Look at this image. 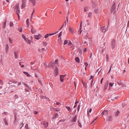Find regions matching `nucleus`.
I'll return each mask as SVG.
<instances>
[{
    "mask_svg": "<svg viewBox=\"0 0 129 129\" xmlns=\"http://www.w3.org/2000/svg\"><path fill=\"white\" fill-rule=\"evenodd\" d=\"M117 9L116 8L115 2H114V4L111 8V12L112 13L114 14L117 11Z\"/></svg>",
    "mask_w": 129,
    "mask_h": 129,
    "instance_id": "nucleus-1",
    "label": "nucleus"
},
{
    "mask_svg": "<svg viewBox=\"0 0 129 129\" xmlns=\"http://www.w3.org/2000/svg\"><path fill=\"white\" fill-rule=\"evenodd\" d=\"M14 10L17 14H19L20 10L19 9V4H17L15 5Z\"/></svg>",
    "mask_w": 129,
    "mask_h": 129,
    "instance_id": "nucleus-2",
    "label": "nucleus"
},
{
    "mask_svg": "<svg viewBox=\"0 0 129 129\" xmlns=\"http://www.w3.org/2000/svg\"><path fill=\"white\" fill-rule=\"evenodd\" d=\"M82 52L81 50L79 49H78L77 50H75L73 54L74 55H81L82 54Z\"/></svg>",
    "mask_w": 129,
    "mask_h": 129,
    "instance_id": "nucleus-3",
    "label": "nucleus"
},
{
    "mask_svg": "<svg viewBox=\"0 0 129 129\" xmlns=\"http://www.w3.org/2000/svg\"><path fill=\"white\" fill-rule=\"evenodd\" d=\"M111 46L112 49H114L116 46V43L115 40L113 39L111 43Z\"/></svg>",
    "mask_w": 129,
    "mask_h": 129,
    "instance_id": "nucleus-4",
    "label": "nucleus"
},
{
    "mask_svg": "<svg viewBox=\"0 0 129 129\" xmlns=\"http://www.w3.org/2000/svg\"><path fill=\"white\" fill-rule=\"evenodd\" d=\"M66 76L65 75H60V81H63V80H68V78H66Z\"/></svg>",
    "mask_w": 129,
    "mask_h": 129,
    "instance_id": "nucleus-5",
    "label": "nucleus"
},
{
    "mask_svg": "<svg viewBox=\"0 0 129 129\" xmlns=\"http://www.w3.org/2000/svg\"><path fill=\"white\" fill-rule=\"evenodd\" d=\"M113 118L112 116H107L106 118V120L107 121H112Z\"/></svg>",
    "mask_w": 129,
    "mask_h": 129,
    "instance_id": "nucleus-6",
    "label": "nucleus"
},
{
    "mask_svg": "<svg viewBox=\"0 0 129 129\" xmlns=\"http://www.w3.org/2000/svg\"><path fill=\"white\" fill-rule=\"evenodd\" d=\"M108 111L107 110H104L102 113V115H105L107 116L108 115Z\"/></svg>",
    "mask_w": 129,
    "mask_h": 129,
    "instance_id": "nucleus-7",
    "label": "nucleus"
},
{
    "mask_svg": "<svg viewBox=\"0 0 129 129\" xmlns=\"http://www.w3.org/2000/svg\"><path fill=\"white\" fill-rule=\"evenodd\" d=\"M42 37V35L40 34H39L38 35H35L34 36L35 38L37 40H39Z\"/></svg>",
    "mask_w": 129,
    "mask_h": 129,
    "instance_id": "nucleus-8",
    "label": "nucleus"
},
{
    "mask_svg": "<svg viewBox=\"0 0 129 129\" xmlns=\"http://www.w3.org/2000/svg\"><path fill=\"white\" fill-rule=\"evenodd\" d=\"M101 29L102 31L105 32L108 29L107 28H106L105 26H103L102 27H101Z\"/></svg>",
    "mask_w": 129,
    "mask_h": 129,
    "instance_id": "nucleus-9",
    "label": "nucleus"
},
{
    "mask_svg": "<svg viewBox=\"0 0 129 129\" xmlns=\"http://www.w3.org/2000/svg\"><path fill=\"white\" fill-rule=\"evenodd\" d=\"M69 30L70 31V33H71L72 34H74V30L73 28L71 27L70 26H69Z\"/></svg>",
    "mask_w": 129,
    "mask_h": 129,
    "instance_id": "nucleus-10",
    "label": "nucleus"
},
{
    "mask_svg": "<svg viewBox=\"0 0 129 129\" xmlns=\"http://www.w3.org/2000/svg\"><path fill=\"white\" fill-rule=\"evenodd\" d=\"M77 119V116L76 115L75 117L72 119L71 121L73 122H75L76 121Z\"/></svg>",
    "mask_w": 129,
    "mask_h": 129,
    "instance_id": "nucleus-11",
    "label": "nucleus"
},
{
    "mask_svg": "<svg viewBox=\"0 0 129 129\" xmlns=\"http://www.w3.org/2000/svg\"><path fill=\"white\" fill-rule=\"evenodd\" d=\"M58 70L57 68H56L55 71L54 75L55 76H57L58 74Z\"/></svg>",
    "mask_w": 129,
    "mask_h": 129,
    "instance_id": "nucleus-12",
    "label": "nucleus"
},
{
    "mask_svg": "<svg viewBox=\"0 0 129 129\" xmlns=\"http://www.w3.org/2000/svg\"><path fill=\"white\" fill-rule=\"evenodd\" d=\"M43 125L46 128L47 127L48 125V123L47 122H44Z\"/></svg>",
    "mask_w": 129,
    "mask_h": 129,
    "instance_id": "nucleus-13",
    "label": "nucleus"
},
{
    "mask_svg": "<svg viewBox=\"0 0 129 129\" xmlns=\"http://www.w3.org/2000/svg\"><path fill=\"white\" fill-rule=\"evenodd\" d=\"M58 115H59L57 113H56L54 116L52 117V119H54L56 118L58 116Z\"/></svg>",
    "mask_w": 129,
    "mask_h": 129,
    "instance_id": "nucleus-14",
    "label": "nucleus"
},
{
    "mask_svg": "<svg viewBox=\"0 0 129 129\" xmlns=\"http://www.w3.org/2000/svg\"><path fill=\"white\" fill-rule=\"evenodd\" d=\"M9 46L8 44H7L6 46L5 51L6 53H7L9 50Z\"/></svg>",
    "mask_w": 129,
    "mask_h": 129,
    "instance_id": "nucleus-15",
    "label": "nucleus"
},
{
    "mask_svg": "<svg viewBox=\"0 0 129 129\" xmlns=\"http://www.w3.org/2000/svg\"><path fill=\"white\" fill-rule=\"evenodd\" d=\"M120 113V112L119 110H117V111L115 112H114V116H117L118 115L119 113Z\"/></svg>",
    "mask_w": 129,
    "mask_h": 129,
    "instance_id": "nucleus-16",
    "label": "nucleus"
},
{
    "mask_svg": "<svg viewBox=\"0 0 129 129\" xmlns=\"http://www.w3.org/2000/svg\"><path fill=\"white\" fill-rule=\"evenodd\" d=\"M5 125L6 126L8 125V123L7 122V120L6 118H4L3 119Z\"/></svg>",
    "mask_w": 129,
    "mask_h": 129,
    "instance_id": "nucleus-17",
    "label": "nucleus"
},
{
    "mask_svg": "<svg viewBox=\"0 0 129 129\" xmlns=\"http://www.w3.org/2000/svg\"><path fill=\"white\" fill-rule=\"evenodd\" d=\"M25 1H23L21 6L22 8H23L25 6Z\"/></svg>",
    "mask_w": 129,
    "mask_h": 129,
    "instance_id": "nucleus-18",
    "label": "nucleus"
},
{
    "mask_svg": "<svg viewBox=\"0 0 129 129\" xmlns=\"http://www.w3.org/2000/svg\"><path fill=\"white\" fill-rule=\"evenodd\" d=\"M29 1L31 2L33 4V6H35L36 3V0H29Z\"/></svg>",
    "mask_w": 129,
    "mask_h": 129,
    "instance_id": "nucleus-19",
    "label": "nucleus"
},
{
    "mask_svg": "<svg viewBox=\"0 0 129 129\" xmlns=\"http://www.w3.org/2000/svg\"><path fill=\"white\" fill-rule=\"evenodd\" d=\"M25 87H26V88L25 89V90L26 91H28L29 89L28 85L26 84H25Z\"/></svg>",
    "mask_w": 129,
    "mask_h": 129,
    "instance_id": "nucleus-20",
    "label": "nucleus"
},
{
    "mask_svg": "<svg viewBox=\"0 0 129 129\" xmlns=\"http://www.w3.org/2000/svg\"><path fill=\"white\" fill-rule=\"evenodd\" d=\"M25 40L27 42V43L29 44H30L31 41L30 40H29V39L27 38H26Z\"/></svg>",
    "mask_w": 129,
    "mask_h": 129,
    "instance_id": "nucleus-21",
    "label": "nucleus"
},
{
    "mask_svg": "<svg viewBox=\"0 0 129 129\" xmlns=\"http://www.w3.org/2000/svg\"><path fill=\"white\" fill-rule=\"evenodd\" d=\"M65 107L68 110V111H69V112L71 111L72 110L70 107L68 106H66Z\"/></svg>",
    "mask_w": 129,
    "mask_h": 129,
    "instance_id": "nucleus-22",
    "label": "nucleus"
},
{
    "mask_svg": "<svg viewBox=\"0 0 129 129\" xmlns=\"http://www.w3.org/2000/svg\"><path fill=\"white\" fill-rule=\"evenodd\" d=\"M53 63L52 62H50V63H49L48 67H52L53 66Z\"/></svg>",
    "mask_w": 129,
    "mask_h": 129,
    "instance_id": "nucleus-23",
    "label": "nucleus"
},
{
    "mask_svg": "<svg viewBox=\"0 0 129 129\" xmlns=\"http://www.w3.org/2000/svg\"><path fill=\"white\" fill-rule=\"evenodd\" d=\"M26 24L27 25V26L28 27H29V19H27L26 21Z\"/></svg>",
    "mask_w": 129,
    "mask_h": 129,
    "instance_id": "nucleus-24",
    "label": "nucleus"
},
{
    "mask_svg": "<svg viewBox=\"0 0 129 129\" xmlns=\"http://www.w3.org/2000/svg\"><path fill=\"white\" fill-rule=\"evenodd\" d=\"M76 61L78 63L80 62V60L79 58L78 57H76L75 58Z\"/></svg>",
    "mask_w": 129,
    "mask_h": 129,
    "instance_id": "nucleus-25",
    "label": "nucleus"
},
{
    "mask_svg": "<svg viewBox=\"0 0 129 129\" xmlns=\"http://www.w3.org/2000/svg\"><path fill=\"white\" fill-rule=\"evenodd\" d=\"M92 14V13L91 12H89L88 13V17L89 18H90L91 17Z\"/></svg>",
    "mask_w": 129,
    "mask_h": 129,
    "instance_id": "nucleus-26",
    "label": "nucleus"
},
{
    "mask_svg": "<svg viewBox=\"0 0 129 129\" xmlns=\"http://www.w3.org/2000/svg\"><path fill=\"white\" fill-rule=\"evenodd\" d=\"M23 73L25 74L27 77H30V76L29 75V74L27 72H23Z\"/></svg>",
    "mask_w": 129,
    "mask_h": 129,
    "instance_id": "nucleus-27",
    "label": "nucleus"
},
{
    "mask_svg": "<svg viewBox=\"0 0 129 129\" xmlns=\"http://www.w3.org/2000/svg\"><path fill=\"white\" fill-rule=\"evenodd\" d=\"M14 56L15 58H18V57L17 55V53L16 52H14Z\"/></svg>",
    "mask_w": 129,
    "mask_h": 129,
    "instance_id": "nucleus-28",
    "label": "nucleus"
},
{
    "mask_svg": "<svg viewBox=\"0 0 129 129\" xmlns=\"http://www.w3.org/2000/svg\"><path fill=\"white\" fill-rule=\"evenodd\" d=\"M94 11L96 13H99V10L98 9H95L94 10Z\"/></svg>",
    "mask_w": 129,
    "mask_h": 129,
    "instance_id": "nucleus-29",
    "label": "nucleus"
},
{
    "mask_svg": "<svg viewBox=\"0 0 129 129\" xmlns=\"http://www.w3.org/2000/svg\"><path fill=\"white\" fill-rule=\"evenodd\" d=\"M21 84V83L20 82H19V83L17 85H14L13 84L12 85H11L12 86L13 85V86H15V87H17V86H18V85H20Z\"/></svg>",
    "mask_w": 129,
    "mask_h": 129,
    "instance_id": "nucleus-30",
    "label": "nucleus"
},
{
    "mask_svg": "<svg viewBox=\"0 0 129 129\" xmlns=\"http://www.w3.org/2000/svg\"><path fill=\"white\" fill-rule=\"evenodd\" d=\"M88 9V8L87 7H85L84 8V11L85 12H87Z\"/></svg>",
    "mask_w": 129,
    "mask_h": 129,
    "instance_id": "nucleus-31",
    "label": "nucleus"
},
{
    "mask_svg": "<svg viewBox=\"0 0 129 129\" xmlns=\"http://www.w3.org/2000/svg\"><path fill=\"white\" fill-rule=\"evenodd\" d=\"M31 32L32 34H35V30H33V27L32 28L31 30Z\"/></svg>",
    "mask_w": 129,
    "mask_h": 129,
    "instance_id": "nucleus-32",
    "label": "nucleus"
},
{
    "mask_svg": "<svg viewBox=\"0 0 129 129\" xmlns=\"http://www.w3.org/2000/svg\"><path fill=\"white\" fill-rule=\"evenodd\" d=\"M108 83H107L106 84H105V85L104 87V90H105L106 88H107V87L108 86Z\"/></svg>",
    "mask_w": 129,
    "mask_h": 129,
    "instance_id": "nucleus-33",
    "label": "nucleus"
},
{
    "mask_svg": "<svg viewBox=\"0 0 129 129\" xmlns=\"http://www.w3.org/2000/svg\"><path fill=\"white\" fill-rule=\"evenodd\" d=\"M68 43V40H65L64 41L63 44L65 45L66 44Z\"/></svg>",
    "mask_w": 129,
    "mask_h": 129,
    "instance_id": "nucleus-34",
    "label": "nucleus"
},
{
    "mask_svg": "<svg viewBox=\"0 0 129 129\" xmlns=\"http://www.w3.org/2000/svg\"><path fill=\"white\" fill-rule=\"evenodd\" d=\"M78 125H79V126L81 128L82 127V125H81V123L79 122V120H78Z\"/></svg>",
    "mask_w": 129,
    "mask_h": 129,
    "instance_id": "nucleus-35",
    "label": "nucleus"
},
{
    "mask_svg": "<svg viewBox=\"0 0 129 129\" xmlns=\"http://www.w3.org/2000/svg\"><path fill=\"white\" fill-rule=\"evenodd\" d=\"M49 36V34H47L46 35L44 36V38L45 39H46Z\"/></svg>",
    "mask_w": 129,
    "mask_h": 129,
    "instance_id": "nucleus-36",
    "label": "nucleus"
},
{
    "mask_svg": "<svg viewBox=\"0 0 129 129\" xmlns=\"http://www.w3.org/2000/svg\"><path fill=\"white\" fill-rule=\"evenodd\" d=\"M82 22H81L80 25V30H81V29L82 28Z\"/></svg>",
    "mask_w": 129,
    "mask_h": 129,
    "instance_id": "nucleus-37",
    "label": "nucleus"
},
{
    "mask_svg": "<svg viewBox=\"0 0 129 129\" xmlns=\"http://www.w3.org/2000/svg\"><path fill=\"white\" fill-rule=\"evenodd\" d=\"M54 110L55 111L57 112H58L60 111V109L57 108H55L54 109Z\"/></svg>",
    "mask_w": 129,
    "mask_h": 129,
    "instance_id": "nucleus-38",
    "label": "nucleus"
},
{
    "mask_svg": "<svg viewBox=\"0 0 129 129\" xmlns=\"http://www.w3.org/2000/svg\"><path fill=\"white\" fill-rule=\"evenodd\" d=\"M25 128H27L28 129V125L27 124H26L25 126Z\"/></svg>",
    "mask_w": 129,
    "mask_h": 129,
    "instance_id": "nucleus-39",
    "label": "nucleus"
},
{
    "mask_svg": "<svg viewBox=\"0 0 129 129\" xmlns=\"http://www.w3.org/2000/svg\"><path fill=\"white\" fill-rule=\"evenodd\" d=\"M10 26L11 27H12L13 26V22H11L10 23Z\"/></svg>",
    "mask_w": 129,
    "mask_h": 129,
    "instance_id": "nucleus-40",
    "label": "nucleus"
},
{
    "mask_svg": "<svg viewBox=\"0 0 129 129\" xmlns=\"http://www.w3.org/2000/svg\"><path fill=\"white\" fill-rule=\"evenodd\" d=\"M47 45V43L46 42H44L43 43V45L44 46H46Z\"/></svg>",
    "mask_w": 129,
    "mask_h": 129,
    "instance_id": "nucleus-41",
    "label": "nucleus"
},
{
    "mask_svg": "<svg viewBox=\"0 0 129 129\" xmlns=\"http://www.w3.org/2000/svg\"><path fill=\"white\" fill-rule=\"evenodd\" d=\"M22 38L24 39L25 40L27 38L25 37L23 35H22Z\"/></svg>",
    "mask_w": 129,
    "mask_h": 129,
    "instance_id": "nucleus-42",
    "label": "nucleus"
},
{
    "mask_svg": "<svg viewBox=\"0 0 129 129\" xmlns=\"http://www.w3.org/2000/svg\"><path fill=\"white\" fill-rule=\"evenodd\" d=\"M9 40L10 43H13V41L11 38H9Z\"/></svg>",
    "mask_w": 129,
    "mask_h": 129,
    "instance_id": "nucleus-43",
    "label": "nucleus"
},
{
    "mask_svg": "<svg viewBox=\"0 0 129 129\" xmlns=\"http://www.w3.org/2000/svg\"><path fill=\"white\" fill-rule=\"evenodd\" d=\"M62 33V32L61 31L60 33L58 35V37H60L61 36Z\"/></svg>",
    "mask_w": 129,
    "mask_h": 129,
    "instance_id": "nucleus-44",
    "label": "nucleus"
},
{
    "mask_svg": "<svg viewBox=\"0 0 129 129\" xmlns=\"http://www.w3.org/2000/svg\"><path fill=\"white\" fill-rule=\"evenodd\" d=\"M72 44V43L71 42V41H69V42H68V45H70Z\"/></svg>",
    "mask_w": 129,
    "mask_h": 129,
    "instance_id": "nucleus-45",
    "label": "nucleus"
},
{
    "mask_svg": "<svg viewBox=\"0 0 129 129\" xmlns=\"http://www.w3.org/2000/svg\"><path fill=\"white\" fill-rule=\"evenodd\" d=\"M97 119V118H96L95 119H94L92 121V122L90 124H92L96 120V119Z\"/></svg>",
    "mask_w": 129,
    "mask_h": 129,
    "instance_id": "nucleus-46",
    "label": "nucleus"
},
{
    "mask_svg": "<svg viewBox=\"0 0 129 129\" xmlns=\"http://www.w3.org/2000/svg\"><path fill=\"white\" fill-rule=\"evenodd\" d=\"M6 20L5 22L4 23L3 27L4 28H5V27L6 23Z\"/></svg>",
    "mask_w": 129,
    "mask_h": 129,
    "instance_id": "nucleus-47",
    "label": "nucleus"
},
{
    "mask_svg": "<svg viewBox=\"0 0 129 129\" xmlns=\"http://www.w3.org/2000/svg\"><path fill=\"white\" fill-rule=\"evenodd\" d=\"M18 30L20 31V32H21L22 31V29L21 28H19L18 29Z\"/></svg>",
    "mask_w": 129,
    "mask_h": 129,
    "instance_id": "nucleus-48",
    "label": "nucleus"
},
{
    "mask_svg": "<svg viewBox=\"0 0 129 129\" xmlns=\"http://www.w3.org/2000/svg\"><path fill=\"white\" fill-rule=\"evenodd\" d=\"M83 82H82V83L83 84V85L85 86V87H86V83H85V81H83Z\"/></svg>",
    "mask_w": 129,
    "mask_h": 129,
    "instance_id": "nucleus-49",
    "label": "nucleus"
},
{
    "mask_svg": "<svg viewBox=\"0 0 129 129\" xmlns=\"http://www.w3.org/2000/svg\"><path fill=\"white\" fill-rule=\"evenodd\" d=\"M118 84L120 85H122V83L121 82V81H119L118 82Z\"/></svg>",
    "mask_w": 129,
    "mask_h": 129,
    "instance_id": "nucleus-50",
    "label": "nucleus"
},
{
    "mask_svg": "<svg viewBox=\"0 0 129 129\" xmlns=\"http://www.w3.org/2000/svg\"><path fill=\"white\" fill-rule=\"evenodd\" d=\"M16 115H15V121L14 122V123L15 124V121H16Z\"/></svg>",
    "mask_w": 129,
    "mask_h": 129,
    "instance_id": "nucleus-51",
    "label": "nucleus"
},
{
    "mask_svg": "<svg viewBox=\"0 0 129 129\" xmlns=\"http://www.w3.org/2000/svg\"><path fill=\"white\" fill-rule=\"evenodd\" d=\"M80 108V105H79L78 106V108H77V110H78V112L79 111Z\"/></svg>",
    "mask_w": 129,
    "mask_h": 129,
    "instance_id": "nucleus-52",
    "label": "nucleus"
},
{
    "mask_svg": "<svg viewBox=\"0 0 129 129\" xmlns=\"http://www.w3.org/2000/svg\"><path fill=\"white\" fill-rule=\"evenodd\" d=\"M58 61L57 60H55L54 63L57 64H58Z\"/></svg>",
    "mask_w": 129,
    "mask_h": 129,
    "instance_id": "nucleus-53",
    "label": "nucleus"
},
{
    "mask_svg": "<svg viewBox=\"0 0 129 129\" xmlns=\"http://www.w3.org/2000/svg\"><path fill=\"white\" fill-rule=\"evenodd\" d=\"M15 97L16 99L18 98V96L16 94L15 95Z\"/></svg>",
    "mask_w": 129,
    "mask_h": 129,
    "instance_id": "nucleus-54",
    "label": "nucleus"
},
{
    "mask_svg": "<svg viewBox=\"0 0 129 129\" xmlns=\"http://www.w3.org/2000/svg\"><path fill=\"white\" fill-rule=\"evenodd\" d=\"M56 34V33H53L52 34H49V36H51V35H52L54 34Z\"/></svg>",
    "mask_w": 129,
    "mask_h": 129,
    "instance_id": "nucleus-55",
    "label": "nucleus"
},
{
    "mask_svg": "<svg viewBox=\"0 0 129 129\" xmlns=\"http://www.w3.org/2000/svg\"><path fill=\"white\" fill-rule=\"evenodd\" d=\"M113 84L111 83H109V85L110 86H113Z\"/></svg>",
    "mask_w": 129,
    "mask_h": 129,
    "instance_id": "nucleus-56",
    "label": "nucleus"
},
{
    "mask_svg": "<svg viewBox=\"0 0 129 129\" xmlns=\"http://www.w3.org/2000/svg\"><path fill=\"white\" fill-rule=\"evenodd\" d=\"M65 121V120H60L59 121V122H64Z\"/></svg>",
    "mask_w": 129,
    "mask_h": 129,
    "instance_id": "nucleus-57",
    "label": "nucleus"
},
{
    "mask_svg": "<svg viewBox=\"0 0 129 129\" xmlns=\"http://www.w3.org/2000/svg\"><path fill=\"white\" fill-rule=\"evenodd\" d=\"M44 66L46 67V68H47V64H46V63L45 62L44 63Z\"/></svg>",
    "mask_w": 129,
    "mask_h": 129,
    "instance_id": "nucleus-58",
    "label": "nucleus"
},
{
    "mask_svg": "<svg viewBox=\"0 0 129 129\" xmlns=\"http://www.w3.org/2000/svg\"><path fill=\"white\" fill-rule=\"evenodd\" d=\"M38 113V111H35L34 112V113L35 114H37Z\"/></svg>",
    "mask_w": 129,
    "mask_h": 129,
    "instance_id": "nucleus-59",
    "label": "nucleus"
},
{
    "mask_svg": "<svg viewBox=\"0 0 129 129\" xmlns=\"http://www.w3.org/2000/svg\"><path fill=\"white\" fill-rule=\"evenodd\" d=\"M74 85H75V89H76V83L75 82V81H74Z\"/></svg>",
    "mask_w": 129,
    "mask_h": 129,
    "instance_id": "nucleus-60",
    "label": "nucleus"
},
{
    "mask_svg": "<svg viewBox=\"0 0 129 129\" xmlns=\"http://www.w3.org/2000/svg\"><path fill=\"white\" fill-rule=\"evenodd\" d=\"M84 64L85 65V67H86L88 65V64H87V62L85 63Z\"/></svg>",
    "mask_w": 129,
    "mask_h": 129,
    "instance_id": "nucleus-61",
    "label": "nucleus"
},
{
    "mask_svg": "<svg viewBox=\"0 0 129 129\" xmlns=\"http://www.w3.org/2000/svg\"><path fill=\"white\" fill-rule=\"evenodd\" d=\"M17 14V15L18 16V19H19V20L20 18V16L19 15V14Z\"/></svg>",
    "mask_w": 129,
    "mask_h": 129,
    "instance_id": "nucleus-62",
    "label": "nucleus"
},
{
    "mask_svg": "<svg viewBox=\"0 0 129 129\" xmlns=\"http://www.w3.org/2000/svg\"><path fill=\"white\" fill-rule=\"evenodd\" d=\"M80 30V31L79 34V35H80L81 34V33L82 32V30H81H81Z\"/></svg>",
    "mask_w": 129,
    "mask_h": 129,
    "instance_id": "nucleus-63",
    "label": "nucleus"
},
{
    "mask_svg": "<svg viewBox=\"0 0 129 129\" xmlns=\"http://www.w3.org/2000/svg\"><path fill=\"white\" fill-rule=\"evenodd\" d=\"M79 102V101H76L75 102V104H77Z\"/></svg>",
    "mask_w": 129,
    "mask_h": 129,
    "instance_id": "nucleus-64",
    "label": "nucleus"
}]
</instances>
